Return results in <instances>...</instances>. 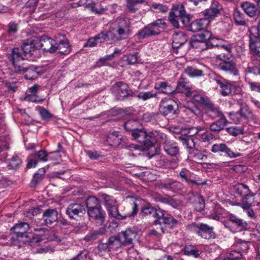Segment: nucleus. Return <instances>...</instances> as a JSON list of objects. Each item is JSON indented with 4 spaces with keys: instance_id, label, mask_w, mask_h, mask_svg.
I'll list each match as a JSON object with an SVG mask.
<instances>
[{
    "instance_id": "nucleus-1",
    "label": "nucleus",
    "mask_w": 260,
    "mask_h": 260,
    "mask_svg": "<svg viewBox=\"0 0 260 260\" xmlns=\"http://www.w3.org/2000/svg\"><path fill=\"white\" fill-rule=\"evenodd\" d=\"M167 26L164 19H158L141 29L137 34L138 38L144 39L158 35L160 32V29H165Z\"/></svg>"
},
{
    "instance_id": "nucleus-2",
    "label": "nucleus",
    "mask_w": 260,
    "mask_h": 260,
    "mask_svg": "<svg viewBox=\"0 0 260 260\" xmlns=\"http://www.w3.org/2000/svg\"><path fill=\"white\" fill-rule=\"evenodd\" d=\"M98 198L101 202L105 206L110 217L117 219H122V216L118 210L116 200L112 196L105 193H99Z\"/></svg>"
},
{
    "instance_id": "nucleus-3",
    "label": "nucleus",
    "mask_w": 260,
    "mask_h": 260,
    "mask_svg": "<svg viewBox=\"0 0 260 260\" xmlns=\"http://www.w3.org/2000/svg\"><path fill=\"white\" fill-rule=\"evenodd\" d=\"M24 58L18 48H14L13 49L11 60L12 63V70L14 73L19 74L25 73L29 66L23 62Z\"/></svg>"
},
{
    "instance_id": "nucleus-4",
    "label": "nucleus",
    "mask_w": 260,
    "mask_h": 260,
    "mask_svg": "<svg viewBox=\"0 0 260 260\" xmlns=\"http://www.w3.org/2000/svg\"><path fill=\"white\" fill-rule=\"evenodd\" d=\"M21 49L23 51L24 58L33 60L40 56V49L37 40L32 39L24 40L21 45Z\"/></svg>"
},
{
    "instance_id": "nucleus-5",
    "label": "nucleus",
    "mask_w": 260,
    "mask_h": 260,
    "mask_svg": "<svg viewBox=\"0 0 260 260\" xmlns=\"http://www.w3.org/2000/svg\"><path fill=\"white\" fill-rule=\"evenodd\" d=\"M212 38V33L208 30L204 31L193 37L189 41L188 49H194L198 51L203 50L206 47V41Z\"/></svg>"
},
{
    "instance_id": "nucleus-6",
    "label": "nucleus",
    "mask_w": 260,
    "mask_h": 260,
    "mask_svg": "<svg viewBox=\"0 0 260 260\" xmlns=\"http://www.w3.org/2000/svg\"><path fill=\"white\" fill-rule=\"evenodd\" d=\"M186 95L192 98L195 102L205 106L208 112L220 114L218 108L215 106L207 96H203L191 91H187L186 93Z\"/></svg>"
},
{
    "instance_id": "nucleus-7",
    "label": "nucleus",
    "mask_w": 260,
    "mask_h": 260,
    "mask_svg": "<svg viewBox=\"0 0 260 260\" xmlns=\"http://www.w3.org/2000/svg\"><path fill=\"white\" fill-rule=\"evenodd\" d=\"M187 41V36L182 31H175L172 36V48L173 53L183 56L185 51L182 49L183 46Z\"/></svg>"
},
{
    "instance_id": "nucleus-8",
    "label": "nucleus",
    "mask_w": 260,
    "mask_h": 260,
    "mask_svg": "<svg viewBox=\"0 0 260 260\" xmlns=\"http://www.w3.org/2000/svg\"><path fill=\"white\" fill-rule=\"evenodd\" d=\"M227 224V228L233 233L242 231L247 229L248 225L246 221L233 214L229 215Z\"/></svg>"
},
{
    "instance_id": "nucleus-9",
    "label": "nucleus",
    "mask_w": 260,
    "mask_h": 260,
    "mask_svg": "<svg viewBox=\"0 0 260 260\" xmlns=\"http://www.w3.org/2000/svg\"><path fill=\"white\" fill-rule=\"evenodd\" d=\"M117 25L116 32L118 37L117 40L127 37L131 34V22L129 18L125 17L119 18L116 21Z\"/></svg>"
},
{
    "instance_id": "nucleus-10",
    "label": "nucleus",
    "mask_w": 260,
    "mask_h": 260,
    "mask_svg": "<svg viewBox=\"0 0 260 260\" xmlns=\"http://www.w3.org/2000/svg\"><path fill=\"white\" fill-rule=\"evenodd\" d=\"M48 153L45 150H41L32 153L27 157V168H32L36 167L39 161L46 162L48 160Z\"/></svg>"
},
{
    "instance_id": "nucleus-11",
    "label": "nucleus",
    "mask_w": 260,
    "mask_h": 260,
    "mask_svg": "<svg viewBox=\"0 0 260 260\" xmlns=\"http://www.w3.org/2000/svg\"><path fill=\"white\" fill-rule=\"evenodd\" d=\"M169 15L181 18V21L183 25L187 26L189 25L190 21V17L188 14H186L184 7L183 5H174L171 11L169 13Z\"/></svg>"
},
{
    "instance_id": "nucleus-12",
    "label": "nucleus",
    "mask_w": 260,
    "mask_h": 260,
    "mask_svg": "<svg viewBox=\"0 0 260 260\" xmlns=\"http://www.w3.org/2000/svg\"><path fill=\"white\" fill-rule=\"evenodd\" d=\"M112 92L118 100H123L130 94L127 84L119 82L116 83L112 88Z\"/></svg>"
},
{
    "instance_id": "nucleus-13",
    "label": "nucleus",
    "mask_w": 260,
    "mask_h": 260,
    "mask_svg": "<svg viewBox=\"0 0 260 260\" xmlns=\"http://www.w3.org/2000/svg\"><path fill=\"white\" fill-rule=\"evenodd\" d=\"M260 204V194H254L251 192L242 199L241 203L236 204L241 208L252 207Z\"/></svg>"
},
{
    "instance_id": "nucleus-14",
    "label": "nucleus",
    "mask_w": 260,
    "mask_h": 260,
    "mask_svg": "<svg viewBox=\"0 0 260 260\" xmlns=\"http://www.w3.org/2000/svg\"><path fill=\"white\" fill-rule=\"evenodd\" d=\"M178 176L182 181H185L191 185H202L206 184V181L200 182L199 180H197L193 173L185 168H183L179 172Z\"/></svg>"
},
{
    "instance_id": "nucleus-15",
    "label": "nucleus",
    "mask_w": 260,
    "mask_h": 260,
    "mask_svg": "<svg viewBox=\"0 0 260 260\" xmlns=\"http://www.w3.org/2000/svg\"><path fill=\"white\" fill-rule=\"evenodd\" d=\"M137 122V121L135 120L127 121L125 123V128L132 132L131 134L134 139L141 142L146 138V133L143 129L136 128L135 127H131L133 124H136Z\"/></svg>"
},
{
    "instance_id": "nucleus-16",
    "label": "nucleus",
    "mask_w": 260,
    "mask_h": 260,
    "mask_svg": "<svg viewBox=\"0 0 260 260\" xmlns=\"http://www.w3.org/2000/svg\"><path fill=\"white\" fill-rule=\"evenodd\" d=\"M29 227L26 222H21L16 224L11 228V231L16 235L17 240L25 242L26 240H23V238H27V232Z\"/></svg>"
},
{
    "instance_id": "nucleus-17",
    "label": "nucleus",
    "mask_w": 260,
    "mask_h": 260,
    "mask_svg": "<svg viewBox=\"0 0 260 260\" xmlns=\"http://www.w3.org/2000/svg\"><path fill=\"white\" fill-rule=\"evenodd\" d=\"M249 46L251 54L260 62V38L253 34H250Z\"/></svg>"
},
{
    "instance_id": "nucleus-18",
    "label": "nucleus",
    "mask_w": 260,
    "mask_h": 260,
    "mask_svg": "<svg viewBox=\"0 0 260 260\" xmlns=\"http://www.w3.org/2000/svg\"><path fill=\"white\" fill-rule=\"evenodd\" d=\"M37 41L39 49L42 48L45 51L50 53L55 52V45L56 44V40L46 36H43L41 37L39 40Z\"/></svg>"
},
{
    "instance_id": "nucleus-19",
    "label": "nucleus",
    "mask_w": 260,
    "mask_h": 260,
    "mask_svg": "<svg viewBox=\"0 0 260 260\" xmlns=\"http://www.w3.org/2000/svg\"><path fill=\"white\" fill-rule=\"evenodd\" d=\"M87 213L90 219L94 221L97 224L102 225L104 222L106 213L102 210L101 206L88 209Z\"/></svg>"
},
{
    "instance_id": "nucleus-20",
    "label": "nucleus",
    "mask_w": 260,
    "mask_h": 260,
    "mask_svg": "<svg viewBox=\"0 0 260 260\" xmlns=\"http://www.w3.org/2000/svg\"><path fill=\"white\" fill-rule=\"evenodd\" d=\"M212 80L216 82L220 87V93L223 96H227L231 93L230 81L224 79L221 76L215 75Z\"/></svg>"
},
{
    "instance_id": "nucleus-21",
    "label": "nucleus",
    "mask_w": 260,
    "mask_h": 260,
    "mask_svg": "<svg viewBox=\"0 0 260 260\" xmlns=\"http://www.w3.org/2000/svg\"><path fill=\"white\" fill-rule=\"evenodd\" d=\"M62 39L60 40L58 38H56L55 45V51H58V53L61 54H69L71 50V46L69 44V40L64 36H62Z\"/></svg>"
},
{
    "instance_id": "nucleus-22",
    "label": "nucleus",
    "mask_w": 260,
    "mask_h": 260,
    "mask_svg": "<svg viewBox=\"0 0 260 260\" xmlns=\"http://www.w3.org/2000/svg\"><path fill=\"white\" fill-rule=\"evenodd\" d=\"M85 212L84 207L79 204H71L66 210V213L71 218L76 219Z\"/></svg>"
},
{
    "instance_id": "nucleus-23",
    "label": "nucleus",
    "mask_w": 260,
    "mask_h": 260,
    "mask_svg": "<svg viewBox=\"0 0 260 260\" xmlns=\"http://www.w3.org/2000/svg\"><path fill=\"white\" fill-rule=\"evenodd\" d=\"M211 20V19L209 17L194 20L190 24V30L196 32L203 30L209 25Z\"/></svg>"
},
{
    "instance_id": "nucleus-24",
    "label": "nucleus",
    "mask_w": 260,
    "mask_h": 260,
    "mask_svg": "<svg viewBox=\"0 0 260 260\" xmlns=\"http://www.w3.org/2000/svg\"><path fill=\"white\" fill-rule=\"evenodd\" d=\"M178 108L176 103L171 100L165 101L162 100L160 104L159 110L162 114H174Z\"/></svg>"
},
{
    "instance_id": "nucleus-25",
    "label": "nucleus",
    "mask_w": 260,
    "mask_h": 260,
    "mask_svg": "<svg viewBox=\"0 0 260 260\" xmlns=\"http://www.w3.org/2000/svg\"><path fill=\"white\" fill-rule=\"evenodd\" d=\"M58 219V213L55 209H48L46 210L42 216V220L44 225L48 226L56 221Z\"/></svg>"
},
{
    "instance_id": "nucleus-26",
    "label": "nucleus",
    "mask_w": 260,
    "mask_h": 260,
    "mask_svg": "<svg viewBox=\"0 0 260 260\" xmlns=\"http://www.w3.org/2000/svg\"><path fill=\"white\" fill-rule=\"evenodd\" d=\"M199 236L205 239L215 238V234L213 232V227L207 224L200 223Z\"/></svg>"
},
{
    "instance_id": "nucleus-27",
    "label": "nucleus",
    "mask_w": 260,
    "mask_h": 260,
    "mask_svg": "<svg viewBox=\"0 0 260 260\" xmlns=\"http://www.w3.org/2000/svg\"><path fill=\"white\" fill-rule=\"evenodd\" d=\"M161 188L173 192H177L181 190L183 187V184L177 180H171L168 182H162L160 184Z\"/></svg>"
},
{
    "instance_id": "nucleus-28",
    "label": "nucleus",
    "mask_w": 260,
    "mask_h": 260,
    "mask_svg": "<svg viewBox=\"0 0 260 260\" xmlns=\"http://www.w3.org/2000/svg\"><path fill=\"white\" fill-rule=\"evenodd\" d=\"M123 245H128L132 243L133 239L136 236V233L129 229L122 231L118 235Z\"/></svg>"
},
{
    "instance_id": "nucleus-29",
    "label": "nucleus",
    "mask_w": 260,
    "mask_h": 260,
    "mask_svg": "<svg viewBox=\"0 0 260 260\" xmlns=\"http://www.w3.org/2000/svg\"><path fill=\"white\" fill-rule=\"evenodd\" d=\"M218 67L219 69L234 76L239 74L236 64L232 61H223L219 64Z\"/></svg>"
},
{
    "instance_id": "nucleus-30",
    "label": "nucleus",
    "mask_w": 260,
    "mask_h": 260,
    "mask_svg": "<svg viewBox=\"0 0 260 260\" xmlns=\"http://www.w3.org/2000/svg\"><path fill=\"white\" fill-rule=\"evenodd\" d=\"M220 10H221V6L218 2L214 1L212 3L210 9L203 12V14L205 17H209L212 20L219 13Z\"/></svg>"
},
{
    "instance_id": "nucleus-31",
    "label": "nucleus",
    "mask_w": 260,
    "mask_h": 260,
    "mask_svg": "<svg viewBox=\"0 0 260 260\" xmlns=\"http://www.w3.org/2000/svg\"><path fill=\"white\" fill-rule=\"evenodd\" d=\"M164 149L168 155L172 156H175L179 152L176 143L168 140H166L164 142Z\"/></svg>"
},
{
    "instance_id": "nucleus-32",
    "label": "nucleus",
    "mask_w": 260,
    "mask_h": 260,
    "mask_svg": "<svg viewBox=\"0 0 260 260\" xmlns=\"http://www.w3.org/2000/svg\"><path fill=\"white\" fill-rule=\"evenodd\" d=\"M241 6L245 13L250 17H253L256 15L257 8L253 4L246 2L241 4Z\"/></svg>"
},
{
    "instance_id": "nucleus-33",
    "label": "nucleus",
    "mask_w": 260,
    "mask_h": 260,
    "mask_svg": "<svg viewBox=\"0 0 260 260\" xmlns=\"http://www.w3.org/2000/svg\"><path fill=\"white\" fill-rule=\"evenodd\" d=\"M233 45V44L230 43L226 41H223L222 42L216 45L219 49L225 51L226 52V54H223L222 55V57L224 59H229L232 56L231 54L232 52Z\"/></svg>"
},
{
    "instance_id": "nucleus-34",
    "label": "nucleus",
    "mask_w": 260,
    "mask_h": 260,
    "mask_svg": "<svg viewBox=\"0 0 260 260\" xmlns=\"http://www.w3.org/2000/svg\"><path fill=\"white\" fill-rule=\"evenodd\" d=\"M122 137L119 135V133L116 131H113L109 134L107 141L111 145L114 146H119L121 142Z\"/></svg>"
},
{
    "instance_id": "nucleus-35",
    "label": "nucleus",
    "mask_w": 260,
    "mask_h": 260,
    "mask_svg": "<svg viewBox=\"0 0 260 260\" xmlns=\"http://www.w3.org/2000/svg\"><path fill=\"white\" fill-rule=\"evenodd\" d=\"M233 18L235 23L239 25H247L248 20L245 18L244 14L239 10L235 9L233 13Z\"/></svg>"
},
{
    "instance_id": "nucleus-36",
    "label": "nucleus",
    "mask_w": 260,
    "mask_h": 260,
    "mask_svg": "<svg viewBox=\"0 0 260 260\" xmlns=\"http://www.w3.org/2000/svg\"><path fill=\"white\" fill-rule=\"evenodd\" d=\"M234 189L235 192L242 198L251 192L249 187L243 183L237 184L234 186Z\"/></svg>"
},
{
    "instance_id": "nucleus-37",
    "label": "nucleus",
    "mask_w": 260,
    "mask_h": 260,
    "mask_svg": "<svg viewBox=\"0 0 260 260\" xmlns=\"http://www.w3.org/2000/svg\"><path fill=\"white\" fill-rule=\"evenodd\" d=\"M227 120L224 118L221 117L217 121L211 123L210 124V129L212 131L218 132L223 129L227 124Z\"/></svg>"
},
{
    "instance_id": "nucleus-38",
    "label": "nucleus",
    "mask_w": 260,
    "mask_h": 260,
    "mask_svg": "<svg viewBox=\"0 0 260 260\" xmlns=\"http://www.w3.org/2000/svg\"><path fill=\"white\" fill-rule=\"evenodd\" d=\"M123 245L118 235L110 237L108 240V247L113 250H117Z\"/></svg>"
},
{
    "instance_id": "nucleus-39",
    "label": "nucleus",
    "mask_w": 260,
    "mask_h": 260,
    "mask_svg": "<svg viewBox=\"0 0 260 260\" xmlns=\"http://www.w3.org/2000/svg\"><path fill=\"white\" fill-rule=\"evenodd\" d=\"M184 72L190 77H198L203 75V72L202 70L192 66L187 67L185 69Z\"/></svg>"
},
{
    "instance_id": "nucleus-40",
    "label": "nucleus",
    "mask_w": 260,
    "mask_h": 260,
    "mask_svg": "<svg viewBox=\"0 0 260 260\" xmlns=\"http://www.w3.org/2000/svg\"><path fill=\"white\" fill-rule=\"evenodd\" d=\"M45 173V170L44 168L39 169L38 172L35 173L33 179L30 183L31 186L35 187L38 183L41 182L44 177Z\"/></svg>"
},
{
    "instance_id": "nucleus-41",
    "label": "nucleus",
    "mask_w": 260,
    "mask_h": 260,
    "mask_svg": "<svg viewBox=\"0 0 260 260\" xmlns=\"http://www.w3.org/2000/svg\"><path fill=\"white\" fill-rule=\"evenodd\" d=\"M179 140L186 149L193 150L195 147V142L191 138L180 137Z\"/></svg>"
},
{
    "instance_id": "nucleus-42",
    "label": "nucleus",
    "mask_w": 260,
    "mask_h": 260,
    "mask_svg": "<svg viewBox=\"0 0 260 260\" xmlns=\"http://www.w3.org/2000/svg\"><path fill=\"white\" fill-rule=\"evenodd\" d=\"M95 39L98 40V42L102 43L105 41H108L110 39L114 40L112 37V33L111 31H103L95 36Z\"/></svg>"
},
{
    "instance_id": "nucleus-43",
    "label": "nucleus",
    "mask_w": 260,
    "mask_h": 260,
    "mask_svg": "<svg viewBox=\"0 0 260 260\" xmlns=\"http://www.w3.org/2000/svg\"><path fill=\"white\" fill-rule=\"evenodd\" d=\"M226 131L231 135L234 137L244 134L243 126H231L226 128Z\"/></svg>"
},
{
    "instance_id": "nucleus-44",
    "label": "nucleus",
    "mask_w": 260,
    "mask_h": 260,
    "mask_svg": "<svg viewBox=\"0 0 260 260\" xmlns=\"http://www.w3.org/2000/svg\"><path fill=\"white\" fill-rule=\"evenodd\" d=\"M99 201H100L99 198L98 199L95 197L88 198L86 201V206L88 210L100 207L101 205Z\"/></svg>"
},
{
    "instance_id": "nucleus-45",
    "label": "nucleus",
    "mask_w": 260,
    "mask_h": 260,
    "mask_svg": "<svg viewBox=\"0 0 260 260\" xmlns=\"http://www.w3.org/2000/svg\"><path fill=\"white\" fill-rule=\"evenodd\" d=\"M24 74H25V79L29 80H35L38 75L37 72L32 66H29Z\"/></svg>"
},
{
    "instance_id": "nucleus-46",
    "label": "nucleus",
    "mask_w": 260,
    "mask_h": 260,
    "mask_svg": "<svg viewBox=\"0 0 260 260\" xmlns=\"http://www.w3.org/2000/svg\"><path fill=\"white\" fill-rule=\"evenodd\" d=\"M185 110L183 112L185 113H192L193 114H198L200 113V109L198 106L193 102L188 103L184 107Z\"/></svg>"
},
{
    "instance_id": "nucleus-47",
    "label": "nucleus",
    "mask_w": 260,
    "mask_h": 260,
    "mask_svg": "<svg viewBox=\"0 0 260 260\" xmlns=\"http://www.w3.org/2000/svg\"><path fill=\"white\" fill-rule=\"evenodd\" d=\"M193 157L198 161H206L207 159V152L205 151H201L198 150H194Z\"/></svg>"
},
{
    "instance_id": "nucleus-48",
    "label": "nucleus",
    "mask_w": 260,
    "mask_h": 260,
    "mask_svg": "<svg viewBox=\"0 0 260 260\" xmlns=\"http://www.w3.org/2000/svg\"><path fill=\"white\" fill-rule=\"evenodd\" d=\"M176 90L179 92H185V93L187 91H190L189 87L186 86L184 82V79L182 78L179 79L176 87Z\"/></svg>"
},
{
    "instance_id": "nucleus-49",
    "label": "nucleus",
    "mask_w": 260,
    "mask_h": 260,
    "mask_svg": "<svg viewBox=\"0 0 260 260\" xmlns=\"http://www.w3.org/2000/svg\"><path fill=\"white\" fill-rule=\"evenodd\" d=\"M21 164V160L17 155L13 156L9 162V166L12 169H18Z\"/></svg>"
},
{
    "instance_id": "nucleus-50",
    "label": "nucleus",
    "mask_w": 260,
    "mask_h": 260,
    "mask_svg": "<svg viewBox=\"0 0 260 260\" xmlns=\"http://www.w3.org/2000/svg\"><path fill=\"white\" fill-rule=\"evenodd\" d=\"M165 215V214L164 211L160 210V209H157L155 208L154 214H153L152 216V217L156 219L154 221V222L156 224H160V221H162Z\"/></svg>"
},
{
    "instance_id": "nucleus-51",
    "label": "nucleus",
    "mask_w": 260,
    "mask_h": 260,
    "mask_svg": "<svg viewBox=\"0 0 260 260\" xmlns=\"http://www.w3.org/2000/svg\"><path fill=\"white\" fill-rule=\"evenodd\" d=\"M155 208L152 207H145L142 209L140 213V215L143 217H152L154 214Z\"/></svg>"
},
{
    "instance_id": "nucleus-52",
    "label": "nucleus",
    "mask_w": 260,
    "mask_h": 260,
    "mask_svg": "<svg viewBox=\"0 0 260 260\" xmlns=\"http://www.w3.org/2000/svg\"><path fill=\"white\" fill-rule=\"evenodd\" d=\"M157 95L156 92L153 91H150L147 92H140L138 95V97L139 99L143 100V101H146L150 98L155 97Z\"/></svg>"
},
{
    "instance_id": "nucleus-53",
    "label": "nucleus",
    "mask_w": 260,
    "mask_h": 260,
    "mask_svg": "<svg viewBox=\"0 0 260 260\" xmlns=\"http://www.w3.org/2000/svg\"><path fill=\"white\" fill-rule=\"evenodd\" d=\"M127 4L126 6L128 10L131 12H135L137 8L135 7L136 5L139 3H142L143 1L142 0H126Z\"/></svg>"
},
{
    "instance_id": "nucleus-54",
    "label": "nucleus",
    "mask_w": 260,
    "mask_h": 260,
    "mask_svg": "<svg viewBox=\"0 0 260 260\" xmlns=\"http://www.w3.org/2000/svg\"><path fill=\"white\" fill-rule=\"evenodd\" d=\"M169 86L168 83L166 82H158L156 83L154 85V89L156 90H161V92L165 93H173L174 92V91H172L170 92H167L166 91H165L164 90L166 89L167 87Z\"/></svg>"
},
{
    "instance_id": "nucleus-55",
    "label": "nucleus",
    "mask_w": 260,
    "mask_h": 260,
    "mask_svg": "<svg viewBox=\"0 0 260 260\" xmlns=\"http://www.w3.org/2000/svg\"><path fill=\"white\" fill-rule=\"evenodd\" d=\"M125 61L128 64H133L137 62L138 55L137 53L129 54L125 56Z\"/></svg>"
},
{
    "instance_id": "nucleus-56",
    "label": "nucleus",
    "mask_w": 260,
    "mask_h": 260,
    "mask_svg": "<svg viewBox=\"0 0 260 260\" xmlns=\"http://www.w3.org/2000/svg\"><path fill=\"white\" fill-rule=\"evenodd\" d=\"M223 150H224L223 151V152H224L226 156H229L230 158H235L238 156H240L241 155V153L239 152H233L226 145H225V148H224Z\"/></svg>"
},
{
    "instance_id": "nucleus-57",
    "label": "nucleus",
    "mask_w": 260,
    "mask_h": 260,
    "mask_svg": "<svg viewBox=\"0 0 260 260\" xmlns=\"http://www.w3.org/2000/svg\"><path fill=\"white\" fill-rule=\"evenodd\" d=\"M18 31V24L15 22H10L8 24L7 32L9 35H13Z\"/></svg>"
},
{
    "instance_id": "nucleus-58",
    "label": "nucleus",
    "mask_w": 260,
    "mask_h": 260,
    "mask_svg": "<svg viewBox=\"0 0 260 260\" xmlns=\"http://www.w3.org/2000/svg\"><path fill=\"white\" fill-rule=\"evenodd\" d=\"M225 145L223 143L215 144L212 146L211 151L214 153L223 152Z\"/></svg>"
},
{
    "instance_id": "nucleus-59",
    "label": "nucleus",
    "mask_w": 260,
    "mask_h": 260,
    "mask_svg": "<svg viewBox=\"0 0 260 260\" xmlns=\"http://www.w3.org/2000/svg\"><path fill=\"white\" fill-rule=\"evenodd\" d=\"M99 234V232L98 231L92 232L87 235L84 238V240L88 242L94 241L98 238Z\"/></svg>"
},
{
    "instance_id": "nucleus-60",
    "label": "nucleus",
    "mask_w": 260,
    "mask_h": 260,
    "mask_svg": "<svg viewBox=\"0 0 260 260\" xmlns=\"http://www.w3.org/2000/svg\"><path fill=\"white\" fill-rule=\"evenodd\" d=\"M231 93L238 94L241 92V89L239 84L234 81H230Z\"/></svg>"
},
{
    "instance_id": "nucleus-61",
    "label": "nucleus",
    "mask_w": 260,
    "mask_h": 260,
    "mask_svg": "<svg viewBox=\"0 0 260 260\" xmlns=\"http://www.w3.org/2000/svg\"><path fill=\"white\" fill-rule=\"evenodd\" d=\"M200 228V223H192V224H189L187 226V229L188 231L196 233L199 235Z\"/></svg>"
},
{
    "instance_id": "nucleus-62",
    "label": "nucleus",
    "mask_w": 260,
    "mask_h": 260,
    "mask_svg": "<svg viewBox=\"0 0 260 260\" xmlns=\"http://www.w3.org/2000/svg\"><path fill=\"white\" fill-rule=\"evenodd\" d=\"M169 20L175 28H177L179 27V21L181 20V18L175 16L174 17L169 15Z\"/></svg>"
},
{
    "instance_id": "nucleus-63",
    "label": "nucleus",
    "mask_w": 260,
    "mask_h": 260,
    "mask_svg": "<svg viewBox=\"0 0 260 260\" xmlns=\"http://www.w3.org/2000/svg\"><path fill=\"white\" fill-rule=\"evenodd\" d=\"M247 73H251L254 75L260 76V67L254 66L252 67H248L246 70Z\"/></svg>"
},
{
    "instance_id": "nucleus-64",
    "label": "nucleus",
    "mask_w": 260,
    "mask_h": 260,
    "mask_svg": "<svg viewBox=\"0 0 260 260\" xmlns=\"http://www.w3.org/2000/svg\"><path fill=\"white\" fill-rule=\"evenodd\" d=\"M88 251L87 250H83L81 251L75 257L71 260H84L86 259L88 254Z\"/></svg>"
}]
</instances>
